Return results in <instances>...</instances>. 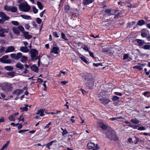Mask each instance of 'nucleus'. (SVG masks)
<instances>
[{
  "instance_id": "obj_1",
  "label": "nucleus",
  "mask_w": 150,
  "mask_h": 150,
  "mask_svg": "<svg viewBox=\"0 0 150 150\" xmlns=\"http://www.w3.org/2000/svg\"><path fill=\"white\" fill-rule=\"evenodd\" d=\"M106 136L107 138L110 140L116 141L118 140V137L115 135L114 131L110 129L107 131L106 132Z\"/></svg>"
},
{
  "instance_id": "obj_2",
  "label": "nucleus",
  "mask_w": 150,
  "mask_h": 150,
  "mask_svg": "<svg viewBox=\"0 0 150 150\" xmlns=\"http://www.w3.org/2000/svg\"><path fill=\"white\" fill-rule=\"evenodd\" d=\"M19 9L21 11L25 12H27L30 10V7L27 3H21L18 5Z\"/></svg>"
},
{
  "instance_id": "obj_3",
  "label": "nucleus",
  "mask_w": 150,
  "mask_h": 150,
  "mask_svg": "<svg viewBox=\"0 0 150 150\" xmlns=\"http://www.w3.org/2000/svg\"><path fill=\"white\" fill-rule=\"evenodd\" d=\"M80 75L83 79L88 81H89L90 80H93V78H94L91 74L86 72L81 73Z\"/></svg>"
},
{
  "instance_id": "obj_4",
  "label": "nucleus",
  "mask_w": 150,
  "mask_h": 150,
  "mask_svg": "<svg viewBox=\"0 0 150 150\" xmlns=\"http://www.w3.org/2000/svg\"><path fill=\"white\" fill-rule=\"evenodd\" d=\"M4 9L7 11H11L12 13L16 12L17 10L16 7L6 5L5 6Z\"/></svg>"
},
{
  "instance_id": "obj_5",
  "label": "nucleus",
  "mask_w": 150,
  "mask_h": 150,
  "mask_svg": "<svg viewBox=\"0 0 150 150\" xmlns=\"http://www.w3.org/2000/svg\"><path fill=\"white\" fill-rule=\"evenodd\" d=\"M31 57V59L33 60L37 59H38V57H36V55L38 54L37 51L35 49H32L30 50Z\"/></svg>"
},
{
  "instance_id": "obj_6",
  "label": "nucleus",
  "mask_w": 150,
  "mask_h": 150,
  "mask_svg": "<svg viewBox=\"0 0 150 150\" xmlns=\"http://www.w3.org/2000/svg\"><path fill=\"white\" fill-rule=\"evenodd\" d=\"M118 10L116 11L113 9H108L105 10V13L106 15L110 16L111 15L117 14L118 13Z\"/></svg>"
},
{
  "instance_id": "obj_7",
  "label": "nucleus",
  "mask_w": 150,
  "mask_h": 150,
  "mask_svg": "<svg viewBox=\"0 0 150 150\" xmlns=\"http://www.w3.org/2000/svg\"><path fill=\"white\" fill-rule=\"evenodd\" d=\"M12 88V85L8 83H6L2 86V89L5 91H7L10 90Z\"/></svg>"
},
{
  "instance_id": "obj_8",
  "label": "nucleus",
  "mask_w": 150,
  "mask_h": 150,
  "mask_svg": "<svg viewBox=\"0 0 150 150\" xmlns=\"http://www.w3.org/2000/svg\"><path fill=\"white\" fill-rule=\"evenodd\" d=\"M9 29L7 28H1L0 30V37H4L6 36L5 33H8Z\"/></svg>"
},
{
  "instance_id": "obj_9",
  "label": "nucleus",
  "mask_w": 150,
  "mask_h": 150,
  "mask_svg": "<svg viewBox=\"0 0 150 150\" xmlns=\"http://www.w3.org/2000/svg\"><path fill=\"white\" fill-rule=\"evenodd\" d=\"M25 89L26 88L25 87L22 89H16L13 92V95H16L17 96H19Z\"/></svg>"
},
{
  "instance_id": "obj_10",
  "label": "nucleus",
  "mask_w": 150,
  "mask_h": 150,
  "mask_svg": "<svg viewBox=\"0 0 150 150\" xmlns=\"http://www.w3.org/2000/svg\"><path fill=\"white\" fill-rule=\"evenodd\" d=\"M99 100L101 103L105 105L108 104L110 102V100L109 98H103L100 99Z\"/></svg>"
},
{
  "instance_id": "obj_11",
  "label": "nucleus",
  "mask_w": 150,
  "mask_h": 150,
  "mask_svg": "<svg viewBox=\"0 0 150 150\" xmlns=\"http://www.w3.org/2000/svg\"><path fill=\"white\" fill-rule=\"evenodd\" d=\"M88 83H86V86L90 88H91L94 85V82L95 81V79L93 78V80H90L88 81Z\"/></svg>"
},
{
  "instance_id": "obj_12",
  "label": "nucleus",
  "mask_w": 150,
  "mask_h": 150,
  "mask_svg": "<svg viewBox=\"0 0 150 150\" xmlns=\"http://www.w3.org/2000/svg\"><path fill=\"white\" fill-rule=\"evenodd\" d=\"M99 124L100 127L103 129H106L108 128V125L104 124L102 122H99Z\"/></svg>"
},
{
  "instance_id": "obj_13",
  "label": "nucleus",
  "mask_w": 150,
  "mask_h": 150,
  "mask_svg": "<svg viewBox=\"0 0 150 150\" xmlns=\"http://www.w3.org/2000/svg\"><path fill=\"white\" fill-rule=\"evenodd\" d=\"M18 112H15L13 115H9L8 117V119L11 121H14L15 120V116L18 115Z\"/></svg>"
},
{
  "instance_id": "obj_14",
  "label": "nucleus",
  "mask_w": 150,
  "mask_h": 150,
  "mask_svg": "<svg viewBox=\"0 0 150 150\" xmlns=\"http://www.w3.org/2000/svg\"><path fill=\"white\" fill-rule=\"evenodd\" d=\"M0 17L5 20H8L9 18V17L7 16L6 14L3 12H0Z\"/></svg>"
},
{
  "instance_id": "obj_15",
  "label": "nucleus",
  "mask_w": 150,
  "mask_h": 150,
  "mask_svg": "<svg viewBox=\"0 0 150 150\" xmlns=\"http://www.w3.org/2000/svg\"><path fill=\"white\" fill-rule=\"evenodd\" d=\"M23 33L24 37L26 39H29L32 37V36L30 35L28 32L25 31Z\"/></svg>"
},
{
  "instance_id": "obj_16",
  "label": "nucleus",
  "mask_w": 150,
  "mask_h": 150,
  "mask_svg": "<svg viewBox=\"0 0 150 150\" xmlns=\"http://www.w3.org/2000/svg\"><path fill=\"white\" fill-rule=\"evenodd\" d=\"M15 50V48L13 46L8 47L5 51L6 53L13 52Z\"/></svg>"
},
{
  "instance_id": "obj_17",
  "label": "nucleus",
  "mask_w": 150,
  "mask_h": 150,
  "mask_svg": "<svg viewBox=\"0 0 150 150\" xmlns=\"http://www.w3.org/2000/svg\"><path fill=\"white\" fill-rule=\"evenodd\" d=\"M59 48L56 47H54L50 51V52H53L55 54H57L59 53Z\"/></svg>"
},
{
  "instance_id": "obj_18",
  "label": "nucleus",
  "mask_w": 150,
  "mask_h": 150,
  "mask_svg": "<svg viewBox=\"0 0 150 150\" xmlns=\"http://www.w3.org/2000/svg\"><path fill=\"white\" fill-rule=\"evenodd\" d=\"M8 58L7 55L4 56L0 59V61L3 63H8L6 60Z\"/></svg>"
},
{
  "instance_id": "obj_19",
  "label": "nucleus",
  "mask_w": 150,
  "mask_h": 150,
  "mask_svg": "<svg viewBox=\"0 0 150 150\" xmlns=\"http://www.w3.org/2000/svg\"><path fill=\"white\" fill-rule=\"evenodd\" d=\"M20 50L22 52L27 53L28 52L29 50L27 47H20Z\"/></svg>"
},
{
  "instance_id": "obj_20",
  "label": "nucleus",
  "mask_w": 150,
  "mask_h": 150,
  "mask_svg": "<svg viewBox=\"0 0 150 150\" xmlns=\"http://www.w3.org/2000/svg\"><path fill=\"white\" fill-rule=\"evenodd\" d=\"M12 30L14 34L17 35H19L20 32L18 27H13L12 29Z\"/></svg>"
},
{
  "instance_id": "obj_21",
  "label": "nucleus",
  "mask_w": 150,
  "mask_h": 150,
  "mask_svg": "<svg viewBox=\"0 0 150 150\" xmlns=\"http://www.w3.org/2000/svg\"><path fill=\"white\" fill-rule=\"evenodd\" d=\"M44 110L43 109H40L36 113L37 115H39L40 116L44 115Z\"/></svg>"
},
{
  "instance_id": "obj_22",
  "label": "nucleus",
  "mask_w": 150,
  "mask_h": 150,
  "mask_svg": "<svg viewBox=\"0 0 150 150\" xmlns=\"http://www.w3.org/2000/svg\"><path fill=\"white\" fill-rule=\"evenodd\" d=\"M146 30L145 29H142L141 31V36L143 37H146L147 35V33L146 31Z\"/></svg>"
},
{
  "instance_id": "obj_23",
  "label": "nucleus",
  "mask_w": 150,
  "mask_h": 150,
  "mask_svg": "<svg viewBox=\"0 0 150 150\" xmlns=\"http://www.w3.org/2000/svg\"><path fill=\"white\" fill-rule=\"evenodd\" d=\"M93 0H84L83 3L84 5L86 6L92 3Z\"/></svg>"
},
{
  "instance_id": "obj_24",
  "label": "nucleus",
  "mask_w": 150,
  "mask_h": 150,
  "mask_svg": "<svg viewBox=\"0 0 150 150\" xmlns=\"http://www.w3.org/2000/svg\"><path fill=\"white\" fill-rule=\"evenodd\" d=\"M21 17L23 18L26 20H31V18L30 16L28 15H20Z\"/></svg>"
},
{
  "instance_id": "obj_25",
  "label": "nucleus",
  "mask_w": 150,
  "mask_h": 150,
  "mask_svg": "<svg viewBox=\"0 0 150 150\" xmlns=\"http://www.w3.org/2000/svg\"><path fill=\"white\" fill-rule=\"evenodd\" d=\"M57 142V141L56 140L52 141L46 145V147H47L49 149H50V147L52 145L53 143L54 142Z\"/></svg>"
},
{
  "instance_id": "obj_26",
  "label": "nucleus",
  "mask_w": 150,
  "mask_h": 150,
  "mask_svg": "<svg viewBox=\"0 0 150 150\" xmlns=\"http://www.w3.org/2000/svg\"><path fill=\"white\" fill-rule=\"evenodd\" d=\"M16 67L18 68L22 69L24 68V65L21 63H18L16 64Z\"/></svg>"
},
{
  "instance_id": "obj_27",
  "label": "nucleus",
  "mask_w": 150,
  "mask_h": 150,
  "mask_svg": "<svg viewBox=\"0 0 150 150\" xmlns=\"http://www.w3.org/2000/svg\"><path fill=\"white\" fill-rule=\"evenodd\" d=\"M130 121L132 123L135 124H138L139 122V121L136 118L131 119Z\"/></svg>"
},
{
  "instance_id": "obj_28",
  "label": "nucleus",
  "mask_w": 150,
  "mask_h": 150,
  "mask_svg": "<svg viewBox=\"0 0 150 150\" xmlns=\"http://www.w3.org/2000/svg\"><path fill=\"white\" fill-rule=\"evenodd\" d=\"M87 147L89 149H91L94 147L95 146V144L92 142H90L87 144Z\"/></svg>"
},
{
  "instance_id": "obj_29",
  "label": "nucleus",
  "mask_w": 150,
  "mask_h": 150,
  "mask_svg": "<svg viewBox=\"0 0 150 150\" xmlns=\"http://www.w3.org/2000/svg\"><path fill=\"white\" fill-rule=\"evenodd\" d=\"M145 65L143 64H142L140 65H136L133 67L134 68L137 69L139 70L142 69V67H144Z\"/></svg>"
},
{
  "instance_id": "obj_30",
  "label": "nucleus",
  "mask_w": 150,
  "mask_h": 150,
  "mask_svg": "<svg viewBox=\"0 0 150 150\" xmlns=\"http://www.w3.org/2000/svg\"><path fill=\"white\" fill-rule=\"evenodd\" d=\"M137 40L138 43L139 44V46H142L145 43V42L143 40L137 39Z\"/></svg>"
},
{
  "instance_id": "obj_31",
  "label": "nucleus",
  "mask_w": 150,
  "mask_h": 150,
  "mask_svg": "<svg viewBox=\"0 0 150 150\" xmlns=\"http://www.w3.org/2000/svg\"><path fill=\"white\" fill-rule=\"evenodd\" d=\"M31 68L32 70L34 71L35 72H37L38 71V67L34 65L32 66L31 67Z\"/></svg>"
},
{
  "instance_id": "obj_32",
  "label": "nucleus",
  "mask_w": 150,
  "mask_h": 150,
  "mask_svg": "<svg viewBox=\"0 0 150 150\" xmlns=\"http://www.w3.org/2000/svg\"><path fill=\"white\" fill-rule=\"evenodd\" d=\"M28 59L27 57L25 56H22L21 58V61L23 62L24 63L25 62H26Z\"/></svg>"
},
{
  "instance_id": "obj_33",
  "label": "nucleus",
  "mask_w": 150,
  "mask_h": 150,
  "mask_svg": "<svg viewBox=\"0 0 150 150\" xmlns=\"http://www.w3.org/2000/svg\"><path fill=\"white\" fill-rule=\"evenodd\" d=\"M18 30H19L22 33H23L25 31H24V27L21 25H19L18 27Z\"/></svg>"
},
{
  "instance_id": "obj_34",
  "label": "nucleus",
  "mask_w": 150,
  "mask_h": 150,
  "mask_svg": "<svg viewBox=\"0 0 150 150\" xmlns=\"http://www.w3.org/2000/svg\"><path fill=\"white\" fill-rule=\"evenodd\" d=\"M145 23V21L143 20H141L139 21L137 23V25H142Z\"/></svg>"
},
{
  "instance_id": "obj_35",
  "label": "nucleus",
  "mask_w": 150,
  "mask_h": 150,
  "mask_svg": "<svg viewBox=\"0 0 150 150\" xmlns=\"http://www.w3.org/2000/svg\"><path fill=\"white\" fill-rule=\"evenodd\" d=\"M5 69L7 71H11L13 70V67L11 66H6L4 67Z\"/></svg>"
},
{
  "instance_id": "obj_36",
  "label": "nucleus",
  "mask_w": 150,
  "mask_h": 150,
  "mask_svg": "<svg viewBox=\"0 0 150 150\" xmlns=\"http://www.w3.org/2000/svg\"><path fill=\"white\" fill-rule=\"evenodd\" d=\"M7 75L10 76L11 77H13L15 76V73L13 72H10L7 73Z\"/></svg>"
},
{
  "instance_id": "obj_37",
  "label": "nucleus",
  "mask_w": 150,
  "mask_h": 150,
  "mask_svg": "<svg viewBox=\"0 0 150 150\" xmlns=\"http://www.w3.org/2000/svg\"><path fill=\"white\" fill-rule=\"evenodd\" d=\"M37 4L38 6V8L40 9L41 10L43 8V6L42 3L40 1H38L37 2Z\"/></svg>"
},
{
  "instance_id": "obj_38",
  "label": "nucleus",
  "mask_w": 150,
  "mask_h": 150,
  "mask_svg": "<svg viewBox=\"0 0 150 150\" xmlns=\"http://www.w3.org/2000/svg\"><path fill=\"white\" fill-rule=\"evenodd\" d=\"M11 57L15 59H18V58L17 57L16 55V54H11L10 55Z\"/></svg>"
},
{
  "instance_id": "obj_39",
  "label": "nucleus",
  "mask_w": 150,
  "mask_h": 150,
  "mask_svg": "<svg viewBox=\"0 0 150 150\" xmlns=\"http://www.w3.org/2000/svg\"><path fill=\"white\" fill-rule=\"evenodd\" d=\"M67 9L68 11L67 12L66 11V13H67V12H68V13H69V11L71 13L72 11V9L70 8V7L69 5L66 6V9Z\"/></svg>"
},
{
  "instance_id": "obj_40",
  "label": "nucleus",
  "mask_w": 150,
  "mask_h": 150,
  "mask_svg": "<svg viewBox=\"0 0 150 150\" xmlns=\"http://www.w3.org/2000/svg\"><path fill=\"white\" fill-rule=\"evenodd\" d=\"M81 59L84 62L86 63H87L88 61L86 59V57L84 56L81 57H80Z\"/></svg>"
},
{
  "instance_id": "obj_41",
  "label": "nucleus",
  "mask_w": 150,
  "mask_h": 150,
  "mask_svg": "<svg viewBox=\"0 0 150 150\" xmlns=\"http://www.w3.org/2000/svg\"><path fill=\"white\" fill-rule=\"evenodd\" d=\"M23 114H22L20 116V117L18 118V120L19 121H22V122H23L24 121V120L23 117Z\"/></svg>"
},
{
  "instance_id": "obj_42",
  "label": "nucleus",
  "mask_w": 150,
  "mask_h": 150,
  "mask_svg": "<svg viewBox=\"0 0 150 150\" xmlns=\"http://www.w3.org/2000/svg\"><path fill=\"white\" fill-rule=\"evenodd\" d=\"M11 23L13 25L16 26L18 25L19 24L18 22L17 21H12Z\"/></svg>"
},
{
  "instance_id": "obj_43",
  "label": "nucleus",
  "mask_w": 150,
  "mask_h": 150,
  "mask_svg": "<svg viewBox=\"0 0 150 150\" xmlns=\"http://www.w3.org/2000/svg\"><path fill=\"white\" fill-rule=\"evenodd\" d=\"M143 48L145 50H149L150 48V45H145L143 47Z\"/></svg>"
},
{
  "instance_id": "obj_44",
  "label": "nucleus",
  "mask_w": 150,
  "mask_h": 150,
  "mask_svg": "<svg viewBox=\"0 0 150 150\" xmlns=\"http://www.w3.org/2000/svg\"><path fill=\"white\" fill-rule=\"evenodd\" d=\"M33 13L35 14L37 13L38 12V9H37L35 6H33Z\"/></svg>"
},
{
  "instance_id": "obj_45",
  "label": "nucleus",
  "mask_w": 150,
  "mask_h": 150,
  "mask_svg": "<svg viewBox=\"0 0 150 150\" xmlns=\"http://www.w3.org/2000/svg\"><path fill=\"white\" fill-rule=\"evenodd\" d=\"M9 142L10 141H9L6 142V143L4 145H3L2 147L4 149L8 145Z\"/></svg>"
},
{
  "instance_id": "obj_46",
  "label": "nucleus",
  "mask_w": 150,
  "mask_h": 150,
  "mask_svg": "<svg viewBox=\"0 0 150 150\" xmlns=\"http://www.w3.org/2000/svg\"><path fill=\"white\" fill-rule=\"evenodd\" d=\"M112 99L113 101H116L119 99V97L117 96H114L112 97Z\"/></svg>"
},
{
  "instance_id": "obj_47",
  "label": "nucleus",
  "mask_w": 150,
  "mask_h": 150,
  "mask_svg": "<svg viewBox=\"0 0 150 150\" xmlns=\"http://www.w3.org/2000/svg\"><path fill=\"white\" fill-rule=\"evenodd\" d=\"M17 57L18 58V59L20 58H21L22 57V54L21 52L18 53L16 54Z\"/></svg>"
},
{
  "instance_id": "obj_48",
  "label": "nucleus",
  "mask_w": 150,
  "mask_h": 150,
  "mask_svg": "<svg viewBox=\"0 0 150 150\" xmlns=\"http://www.w3.org/2000/svg\"><path fill=\"white\" fill-rule=\"evenodd\" d=\"M36 21L37 23L39 24H40L42 22L41 19L39 18H36Z\"/></svg>"
},
{
  "instance_id": "obj_49",
  "label": "nucleus",
  "mask_w": 150,
  "mask_h": 150,
  "mask_svg": "<svg viewBox=\"0 0 150 150\" xmlns=\"http://www.w3.org/2000/svg\"><path fill=\"white\" fill-rule=\"evenodd\" d=\"M72 135L71 134H69L68 136V140L70 142V140H72Z\"/></svg>"
},
{
  "instance_id": "obj_50",
  "label": "nucleus",
  "mask_w": 150,
  "mask_h": 150,
  "mask_svg": "<svg viewBox=\"0 0 150 150\" xmlns=\"http://www.w3.org/2000/svg\"><path fill=\"white\" fill-rule=\"evenodd\" d=\"M24 26L25 28L27 30H29L30 28V26L28 24H25Z\"/></svg>"
},
{
  "instance_id": "obj_51",
  "label": "nucleus",
  "mask_w": 150,
  "mask_h": 150,
  "mask_svg": "<svg viewBox=\"0 0 150 150\" xmlns=\"http://www.w3.org/2000/svg\"><path fill=\"white\" fill-rule=\"evenodd\" d=\"M137 129L139 130H144L145 129L144 127H139Z\"/></svg>"
},
{
  "instance_id": "obj_52",
  "label": "nucleus",
  "mask_w": 150,
  "mask_h": 150,
  "mask_svg": "<svg viewBox=\"0 0 150 150\" xmlns=\"http://www.w3.org/2000/svg\"><path fill=\"white\" fill-rule=\"evenodd\" d=\"M5 47H3L1 48L0 49V52L2 53L5 51Z\"/></svg>"
},
{
  "instance_id": "obj_53",
  "label": "nucleus",
  "mask_w": 150,
  "mask_h": 150,
  "mask_svg": "<svg viewBox=\"0 0 150 150\" xmlns=\"http://www.w3.org/2000/svg\"><path fill=\"white\" fill-rule=\"evenodd\" d=\"M28 105H26V106L22 108L23 111H27L28 110Z\"/></svg>"
},
{
  "instance_id": "obj_54",
  "label": "nucleus",
  "mask_w": 150,
  "mask_h": 150,
  "mask_svg": "<svg viewBox=\"0 0 150 150\" xmlns=\"http://www.w3.org/2000/svg\"><path fill=\"white\" fill-rule=\"evenodd\" d=\"M53 34L55 37L57 38H58L59 37V35L56 32H54L53 33Z\"/></svg>"
},
{
  "instance_id": "obj_55",
  "label": "nucleus",
  "mask_w": 150,
  "mask_h": 150,
  "mask_svg": "<svg viewBox=\"0 0 150 150\" xmlns=\"http://www.w3.org/2000/svg\"><path fill=\"white\" fill-rule=\"evenodd\" d=\"M114 93L117 95H118L120 96H121L122 95V93L119 92H116Z\"/></svg>"
},
{
  "instance_id": "obj_56",
  "label": "nucleus",
  "mask_w": 150,
  "mask_h": 150,
  "mask_svg": "<svg viewBox=\"0 0 150 150\" xmlns=\"http://www.w3.org/2000/svg\"><path fill=\"white\" fill-rule=\"evenodd\" d=\"M83 49L87 51H88V52H89V51L88 50V47H87L86 46H84L83 47Z\"/></svg>"
},
{
  "instance_id": "obj_57",
  "label": "nucleus",
  "mask_w": 150,
  "mask_h": 150,
  "mask_svg": "<svg viewBox=\"0 0 150 150\" xmlns=\"http://www.w3.org/2000/svg\"><path fill=\"white\" fill-rule=\"evenodd\" d=\"M90 55L92 57L94 58V57L93 55V53L91 52L90 51H89L88 52Z\"/></svg>"
},
{
  "instance_id": "obj_58",
  "label": "nucleus",
  "mask_w": 150,
  "mask_h": 150,
  "mask_svg": "<svg viewBox=\"0 0 150 150\" xmlns=\"http://www.w3.org/2000/svg\"><path fill=\"white\" fill-rule=\"evenodd\" d=\"M28 130H25V129L21 130H20L19 131L18 133H22V132H26V131H27Z\"/></svg>"
},
{
  "instance_id": "obj_59",
  "label": "nucleus",
  "mask_w": 150,
  "mask_h": 150,
  "mask_svg": "<svg viewBox=\"0 0 150 150\" xmlns=\"http://www.w3.org/2000/svg\"><path fill=\"white\" fill-rule=\"evenodd\" d=\"M78 16V14H76L75 15L74 14H73L72 15V18H73V19L74 20V19H76L75 17H76V18H77Z\"/></svg>"
},
{
  "instance_id": "obj_60",
  "label": "nucleus",
  "mask_w": 150,
  "mask_h": 150,
  "mask_svg": "<svg viewBox=\"0 0 150 150\" xmlns=\"http://www.w3.org/2000/svg\"><path fill=\"white\" fill-rule=\"evenodd\" d=\"M118 4L119 5L121 6H124L125 5V4L123 2H118Z\"/></svg>"
},
{
  "instance_id": "obj_61",
  "label": "nucleus",
  "mask_w": 150,
  "mask_h": 150,
  "mask_svg": "<svg viewBox=\"0 0 150 150\" xmlns=\"http://www.w3.org/2000/svg\"><path fill=\"white\" fill-rule=\"evenodd\" d=\"M128 56H129L127 54H124L123 56V59H126L128 57Z\"/></svg>"
},
{
  "instance_id": "obj_62",
  "label": "nucleus",
  "mask_w": 150,
  "mask_h": 150,
  "mask_svg": "<svg viewBox=\"0 0 150 150\" xmlns=\"http://www.w3.org/2000/svg\"><path fill=\"white\" fill-rule=\"evenodd\" d=\"M19 124V123H17L16 124H14L13 122H12L11 124V125L12 126H17Z\"/></svg>"
},
{
  "instance_id": "obj_63",
  "label": "nucleus",
  "mask_w": 150,
  "mask_h": 150,
  "mask_svg": "<svg viewBox=\"0 0 150 150\" xmlns=\"http://www.w3.org/2000/svg\"><path fill=\"white\" fill-rule=\"evenodd\" d=\"M61 129L63 130L62 133V134L63 136H64L66 134V130L65 129H63L62 128H61Z\"/></svg>"
},
{
  "instance_id": "obj_64",
  "label": "nucleus",
  "mask_w": 150,
  "mask_h": 150,
  "mask_svg": "<svg viewBox=\"0 0 150 150\" xmlns=\"http://www.w3.org/2000/svg\"><path fill=\"white\" fill-rule=\"evenodd\" d=\"M61 35H62V38L65 39V40H66V38H65V34L64 33H62V34H61Z\"/></svg>"
}]
</instances>
